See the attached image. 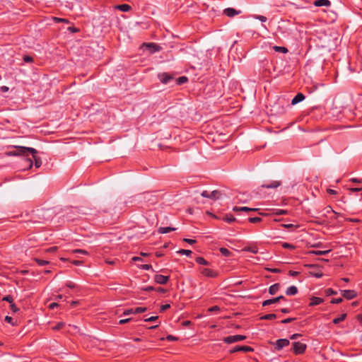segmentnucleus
I'll list each match as a JSON object with an SVG mask.
<instances>
[{
    "mask_svg": "<svg viewBox=\"0 0 362 362\" xmlns=\"http://www.w3.org/2000/svg\"><path fill=\"white\" fill-rule=\"evenodd\" d=\"M37 153V150L31 147L18 146L16 150L13 152V155L28 156L29 154L33 156V158L35 161V165L37 168L42 165V160L40 158L36 156Z\"/></svg>",
    "mask_w": 362,
    "mask_h": 362,
    "instance_id": "obj_1",
    "label": "nucleus"
},
{
    "mask_svg": "<svg viewBox=\"0 0 362 362\" xmlns=\"http://www.w3.org/2000/svg\"><path fill=\"white\" fill-rule=\"evenodd\" d=\"M246 339V336L237 334V335H230L223 338V341L227 344H232L237 341H243Z\"/></svg>",
    "mask_w": 362,
    "mask_h": 362,
    "instance_id": "obj_2",
    "label": "nucleus"
},
{
    "mask_svg": "<svg viewBox=\"0 0 362 362\" xmlns=\"http://www.w3.org/2000/svg\"><path fill=\"white\" fill-rule=\"evenodd\" d=\"M306 344L299 341L293 344V351L295 354H301L305 352L306 349Z\"/></svg>",
    "mask_w": 362,
    "mask_h": 362,
    "instance_id": "obj_3",
    "label": "nucleus"
},
{
    "mask_svg": "<svg viewBox=\"0 0 362 362\" xmlns=\"http://www.w3.org/2000/svg\"><path fill=\"white\" fill-rule=\"evenodd\" d=\"M253 349L251 346H245V345H237L234 346L230 351V353H235V352H252L253 351Z\"/></svg>",
    "mask_w": 362,
    "mask_h": 362,
    "instance_id": "obj_4",
    "label": "nucleus"
},
{
    "mask_svg": "<svg viewBox=\"0 0 362 362\" xmlns=\"http://www.w3.org/2000/svg\"><path fill=\"white\" fill-rule=\"evenodd\" d=\"M290 344V341L287 339H279L275 342V349L277 351L281 350L283 348L288 346Z\"/></svg>",
    "mask_w": 362,
    "mask_h": 362,
    "instance_id": "obj_5",
    "label": "nucleus"
},
{
    "mask_svg": "<svg viewBox=\"0 0 362 362\" xmlns=\"http://www.w3.org/2000/svg\"><path fill=\"white\" fill-rule=\"evenodd\" d=\"M147 49L149 50L150 53H156L160 50V47L156 43L150 42V43H144L143 45Z\"/></svg>",
    "mask_w": 362,
    "mask_h": 362,
    "instance_id": "obj_6",
    "label": "nucleus"
},
{
    "mask_svg": "<svg viewBox=\"0 0 362 362\" xmlns=\"http://www.w3.org/2000/svg\"><path fill=\"white\" fill-rule=\"evenodd\" d=\"M240 13V10H236L233 8H226L223 10V14L230 18L234 17L235 16L239 15Z\"/></svg>",
    "mask_w": 362,
    "mask_h": 362,
    "instance_id": "obj_7",
    "label": "nucleus"
},
{
    "mask_svg": "<svg viewBox=\"0 0 362 362\" xmlns=\"http://www.w3.org/2000/svg\"><path fill=\"white\" fill-rule=\"evenodd\" d=\"M201 273L207 277L216 278L218 276V272L211 269L204 268L201 270Z\"/></svg>",
    "mask_w": 362,
    "mask_h": 362,
    "instance_id": "obj_8",
    "label": "nucleus"
},
{
    "mask_svg": "<svg viewBox=\"0 0 362 362\" xmlns=\"http://www.w3.org/2000/svg\"><path fill=\"white\" fill-rule=\"evenodd\" d=\"M158 78L160 81L164 84L168 83L173 79V77L167 73L159 74Z\"/></svg>",
    "mask_w": 362,
    "mask_h": 362,
    "instance_id": "obj_9",
    "label": "nucleus"
},
{
    "mask_svg": "<svg viewBox=\"0 0 362 362\" xmlns=\"http://www.w3.org/2000/svg\"><path fill=\"white\" fill-rule=\"evenodd\" d=\"M169 280L168 276H164L161 274H156L154 276V281L159 284H165Z\"/></svg>",
    "mask_w": 362,
    "mask_h": 362,
    "instance_id": "obj_10",
    "label": "nucleus"
},
{
    "mask_svg": "<svg viewBox=\"0 0 362 362\" xmlns=\"http://www.w3.org/2000/svg\"><path fill=\"white\" fill-rule=\"evenodd\" d=\"M342 296L348 300L354 298L356 296V293L354 290H344L341 291Z\"/></svg>",
    "mask_w": 362,
    "mask_h": 362,
    "instance_id": "obj_11",
    "label": "nucleus"
},
{
    "mask_svg": "<svg viewBox=\"0 0 362 362\" xmlns=\"http://www.w3.org/2000/svg\"><path fill=\"white\" fill-rule=\"evenodd\" d=\"M233 210L234 211H256L259 209L256 208H249L247 206H235Z\"/></svg>",
    "mask_w": 362,
    "mask_h": 362,
    "instance_id": "obj_12",
    "label": "nucleus"
},
{
    "mask_svg": "<svg viewBox=\"0 0 362 362\" xmlns=\"http://www.w3.org/2000/svg\"><path fill=\"white\" fill-rule=\"evenodd\" d=\"M324 302V300L323 298H320V297H312L310 298V302L309 303V305L310 306H315V305H320V303H323Z\"/></svg>",
    "mask_w": 362,
    "mask_h": 362,
    "instance_id": "obj_13",
    "label": "nucleus"
},
{
    "mask_svg": "<svg viewBox=\"0 0 362 362\" xmlns=\"http://www.w3.org/2000/svg\"><path fill=\"white\" fill-rule=\"evenodd\" d=\"M305 99V96L303 93H298L291 100L292 105H296Z\"/></svg>",
    "mask_w": 362,
    "mask_h": 362,
    "instance_id": "obj_14",
    "label": "nucleus"
},
{
    "mask_svg": "<svg viewBox=\"0 0 362 362\" xmlns=\"http://www.w3.org/2000/svg\"><path fill=\"white\" fill-rule=\"evenodd\" d=\"M331 4L329 0H316L314 3L315 6H329Z\"/></svg>",
    "mask_w": 362,
    "mask_h": 362,
    "instance_id": "obj_15",
    "label": "nucleus"
},
{
    "mask_svg": "<svg viewBox=\"0 0 362 362\" xmlns=\"http://www.w3.org/2000/svg\"><path fill=\"white\" fill-rule=\"evenodd\" d=\"M298 293V288L296 286H291L287 288L286 293L288 296H294Z\"/></svg>",
    "mask_w": 362,
    "mask_h": 362,
    "instance_id": "obj_16",
    "label": "nucleus"
},
{
    "mask_svg": "<svg viewBox=\"0 0 362 362\" xmlns=\"http://www.w3.org/2000/svg\"><path fill=\"white\" fill-rule=\"evenodd\" d=\"M175 230H176L175 228H172V227H160L158 229V232L160 234H165V233H170L171 231H174Z\"/></svg>",
    "mask_w": 362,
    "mask_h": 362,
    "instance_id": "obj_17",
    "label": "nucleus"
},
{
    "mask_svg": "<svg viewBox=\"0 0 362 362\" xmlns=\"http://www.w3.org/2000/svg\"><path fill=\"white\" fill-rule=\"evenodd\" d=\"M279 287H280V286L279 284H274L270 286L269 288V293L271 295L275 294L279 291Z\"/></svg>",
    "mask_w": 362,
    "mask_h": 362,
    "instance_id": "obj_18",
    "label": "nucleus"
},
{
    "mask_svg": "<svg viewBox=\"0 0 362 362\" xmlns=\"http://www.w3.org/2000/svg\"><path fill=\"white\" fill-rule=\"evenodd\" d=\"M117 8L123 12H128L132 8L131 6L127 4L118 5Z\"/></svg>",
    "mask_w": 362,
    "mask_h": 362,
    "instance_id": "obj_19",
    "label": "nucleus"
},
{
    "mask_svg": "<svg viewBox=\"0 0 362 362\" xmlns=\"http://www.w3.org/2000/svg\"><path fill=\"white\" fill-rule=\"evenodd\" d=\"M243 251L250 252L253 254L258 253V247L257 246H247L243 249Z\"/></svg>",
    "mask_w": 362,
    "mask_h": 362,
    "instance_id": "obj_20",
    "label": "nucleus"
},
{
    "mask_svg": "<svg viewBox=\"0 0 362 362\" xmlns=\"http://www.w3.org/2000/svg\"><path fill=\"white\" fill-rule=\"evenodd\" d=\"M281 185V182H279V181H272L271 182V184H267V185H262V187H264V188H276L278 187L279 185Z\"/></svg>",
    "mask_w": 362,
    "mask_h": 362,
    "instance_id": "obj_21",
    "label": "nucleus"
},
{
    "mask_svg": "<svg viewBox=\"0 0 362 362\" xmlns=\"http://www.w3.org/2000/svg\"><path fill=\"white\" fill-rule=\"evenodd\" d=\"M221 192L218 190H214L211 192H210V199L216 200L220 198Z\"/></svg>",
    "mask_w": 362,
    "mask_h": 362,
    "instance_id": "obj_22",
    "label": "nucleus"
},
{
    "mask_svg": "<svg viewBox=\"0 0 362 362\" xmlns=\"http://www.w3.org/2000/svg\"><path fill=\"white\" fill-rule=\"evenodd\" d=\"M277 302H279V298H274L266 300L263 301L262 305L267 306V305L276 303Z\"/></svg>",
    "mask_w": 362,
    "mask_h": 362,
    "instance_id": "obj_23",
    "label": "nucleus"
},
{
    "mask_svg": "<svg viewBox=\"0 0 362 362\" xmlns=\"http://www.w3.org/2000/svg\"><path fill=\"white\" fill-rule=\"evenodd\" d=\"M330 252V250H312L310 252V254L315 255H325Z\"/></svg>",
    "mask_w": 362,
    "mask_h": 362,
    "instance_id": "obj_24",
    "label": "nucleus"
},
{
    "mask_svg": "<svg viewBox=\"0 0 362 362\" xmlns=\"http://www.w3.org/2000/svg\"><path fill=\"white\" fill-rule=\"evenodd\" d=\"M346 314L344 313V314L341 315L339 317L334 318L332 322L334 324L337 325L339 322L344 321L346 319Z\"/></svg>",
    "mask_w": 362,
    "mask_h": 362,
    "instance_id": "obj_25",
    "label": "nucleus"
},
{
    "mask_svg": "<svg viewBox=\"0 0 362 362\" xmlns=\"http://www.w3.org/2000/svg\"><path fill=\"white\" fill-rule=\"evenodd\" d=\"M273 49L278 52L286 54L288 52V49L285 47L274 46Z\"/></svg>",
    "mask_w": 362,
    "mask_h": 362,
    "instance_id": "obj_26",
    "label": "nucleus"
},
{
    "mask_svg": "<svg viewBox=\"0 0 362 362\" xmlns=\"http://www.w3.org/2000/svg\"><path fill=\"white\" fill-rule=\"evenodd\" d=\"M196 262L202 265H209V262L202 257H197L195 259Z\"/></svg>",
    "mask_w": 362,
    "mask_h": 362,
    "instance_id": "obj_27",
    "label": "nucleus"
},
{
    "mask_svg": "<svg viewBox=\"0 0 362 362\" xmlns=\"http://www.w3.org/2000/svg\"><path fill=\"white\" fill-rule=\"evenodd\" d=\"M223 220L225 221H226L227 223H231L233 222H234L235 221V218L230 215V214H226L224 217H223Z\"/></svg>",
    "mask_w": 362,
    "mask_h": 362,
    "instance_id": "obj_28",
    "label": "nucleus"
},
{
    "mask_svg": "<svg viewBox=\"0 0 362 362\" xmlns=\"http://www.w3.org/2000/svg\"><path fill=\"white\" fill-rule=\"evenodd\" d=\"M276 318V315L273 313L272 314H267V315H264L262 317H261L262 320H274Z\"/></svg>",
    "mask_w": 362,
    "mask_h": 362,
    "instance_id": "obj_29",
    "label": "nucleus"
},
{
    "mask_svg": "<svg viewBox=\"0 0 362 362\" xmlns=\"http://www.w3.org/2000/svg\"><path fill=\"white\" fill-rule=\"evenodd\" d=\"M219 250L221 255H223L224 257H230L231 255V252L228 250L227 248L221 247Z\"/></svg>",
    "mask_w": 362,
    "mask_h": 362,
    "instance_id": "obj_30",
    "label": "nucleus"
},
{
    "mask_svg": "<svg viewBox=\"0 0 362 362\" xmlns=\"http://www.w3.org/2000/svg\"><path fill=\"white\" fill-rule=\"evenodd\" d=\"M288 214V211L287 210H284V209H274L272 214H274V215H284V214Z\"/></svg>",
    "mask_w": 362,
    "mask_h": 362,
    "instance_id": "obj_31",
    "label": "nucleus"
},
{
    "mask_svg": "<svg viewBox=\"0 0 362 362\" xmlns=\"http://www.w3.org/2000/svg\"><path fill=\"white\" fill-rule=\"evenodd\" d=\"M35 261L40 266H45L49 264V262L47 260L40 259L38 258H35Z\"/></svg>",
    "mask_w": 362,
    "mask_h": 362,
    "instance_id": "obj_32",
    "label": "nucleus"
},
{
    "mask_svg": "<svg viewBox=\"0 0 362 362\" xmlns=\"http://www.w3.org/2000/svg\"><path fill=\"white\" fill-rule=\"evenodd\" d=\"M281 245H282V247H284L285 249L293 250L296 248L295 245L288 243H283Z\"/></svg>",
    "mask_w": 362,
    "mask_h": 362,
    "instance_id": "obj_33",
    "label": "nucleus"
},
{
    "mask_svg": "<svg viewBox=\"0 0 362 362\" xmlns=\"http://www.w3.org/2000/svg\"><path fill=\"white\" fill-rule=\"evenodd\" d=\"M146 310V308L145 307H138L134 310V314H138L144 313Z\"/></svg>",
    "mask_w": 362,
    "mask_h": 362,
    "instance_id": "obj_34",
    "label": "nucleus"
},
{
    "mask_svg": "<svg viewBox=\"0 0 362 362\" xmlns=\"http://www.w3.org/2000/svg\"><path fill=\"white\" fill-rule=\"evenodd\" d=\"M186 81H187V78L186 76H181L177 79V83L179 85L182 84V83H185Z\"/></svg>",
    "mask_w": 362,
    "mask_h": 362,
    "instance_id": "obj_35",
    "label": "nucleus"
},
{
    "mask_svg": "<svg viewBox=\"0 0 362 362\" xmlns=\"http://www.w3.org/2000/svg\"><path fill=\"white\" fill-rule=\"evenodd\" d=\"M64 322H59L54 327H52L54 330H59L64 326Z\"/></svg>",
    "mask_w": 362,
    "mask_h": 362,
    "instance_id": "obj_36",
    "label": "nucleus"
},
{
    "mask_svg": "<svg viewBox=\"0 0 362 362\" xmlns=\"http://www.w3.org/2000/svg\"><path fill=\"white\" fill-rule=\"evenodd\" d=\"M178 253L181 254V255H185L189 256L192 254V251L189 250L182 249L178 251Z\"/></svg>",
    "mask_w": 362,
    "mask_h": 362,
    "instance_id": "obj_37",
    "label": "nucleus"
},
{
    "mask_svg": "<svg viewBox=\"0 0 362 362\" xmlns=\"http://www.w3.org/2000/svg\"><path fill=\"white\" fill-rule=\"evenodd\" d=\"M249 221L252 223H256L262 221V218L259 217H251L249 218Z\"/></svg>",
    "mask_w": 362,
    "mask_h": 362,
    "instance_id": "obj_38",
    "label": "nucleus"
},
{
    "mask_svg": "<svg viewBox=\"0 0 362 362\" xmlns=\"http://www.w3.org/2000/svg\"><path fill=\"white\" fill-rule=\"evenodd\" d=\"M255 18L258 19L261 22H266L267 20V17H265L264 16H260V15L255 16Z\"/></svg>",
    "mask_w": 362,
    "mask_h": 362,
    "instance_id": "obj_39",
    "label": "nucleus"
},
{
    "mask_svg": "<svg viewBox=\"0 0 362 362\" xmlns=\"http://www.w3.org/2000/svg\"><path fill=\"white\" fill-rule=\"evenodd\" d=\"M282 226L285 228H297L298 226H295L292 223L282 224Z\"/></svg>",
    "mask_w": 362,
    "mask_h": 362,
    "instance_id": "obj_40",
    "label": "nucleus"
},
{
    "mask_svg": "<svg viewBox=\"0 0 362 362\" xmlns=\"http://www.w3.org/2000/svg\"><path fill=\"white\" fill-rule=\"evenodd\" d=\"M2 300L10 303V304L13 303V298L11 296L9 295L4 296Z\"/></svg>",
    "mask_w": 362,
    "mask_h": 362,
    "instance_id": "obj_41",
    "label": "nucleus"
},
{
    "mask_svg": "<svg viewBox=\"0 0 362 362\" xmlns=\"http://www.w3.org/2000/svg\"><path fill=\"white\" fill-rule=\"evenodd\" d=\"M23 61L25 63H30V62H32L33 61V59L32 57L26 55V56H24Z\"/></svg>",
    "mask_w": 362,
    "mask_h": 362,
    "instance_id": "obj_42",
    "label": "nucleus"
},
{
    "mask_svg": "<svg viewBox=\"0 0 362 362\" xmlns=\"http://www.w3.org/2000/svg\"><path fill=\"white\" fill-rule=\"evenodd\" d=\"M73 253H80V254H83V255H87L88 252L87 251L84 250H80V249H77V250H74L72 251Z\"/></svg>",
    "mask_w": 362,
    "mask_h": 362,
    "instance_id": "obj_43",
    "label": "nucleus"
},
{
    "mask_svg": "<svg viewBox=\"0 0 362 362\" xmlns=\"http://www.w3.org/2000/svg\"><path fill=\"white\" fill-rule=\"evenodd\" d=\"M293 320H295V318L289 317V318H286V319L281 320V322L283 324H287V323L293 322Z\"/></svg>",
    "mask_w": 362,
    "mask_h": 362,
    "instance_id": "obj_44",
    "label": "nucleus"
},
{
    "mask_svg": "<svg viewBox=\"0 0 362 362\" xmlns=\"http://www.w3.org/2000/svg\"><path fill=\"white\" fill-rule=\"evenodd\" d=\"M158 318V316H151L148 318H146L144 320L145 322H153V321H156L157 319Z\"/></svg>",
    "mask_w": 362,
    "mask_h": 362,
    "instance_id": "obj_45",
    "label": "nucleus"
},
{
    "mask_svg": "<svg viewBox=\"0 0 362 362\" xmlns=\"http://www.w3.org/2000/svg\"><path fill=\"white\" fill-rule=\"evenodd\" d=\"M139 267L144 270H149L152 268V266L151 264H142Z\"/></svg>",
    "mask_w": 362,
    "mask_h": 362,
    "instance_id": "obj_46",
    "label": "nucleus"
},
{
    "mask_svg": "<svg viewBox=\"0 0 362 362\" xmlns=\"http://www.w3.org/2000/svg\"><path fill=\"white\" fill-rule=\"evenodd\" d=\"M10 308L13 313H16L18 310L17 306L13 303L10 304Z\"/></svg>",
    "mask_w": 362,
    "mask_h": 362,
    "instance_id": "obj_47",
    "label": "nucleus"
},
{
    "mask_svg": "<svg viewBox=\"0 0 362 362\" xmlns=\"http://www.w3.org/2000/svg\"><path fill=\"white\" fill-rule=\"evenodd\" d=\"M66 286L70 288H75L76 287V285L72 281H68Z\"/></svg>",
    "mask_w": 362,
    "mask_h": 362,
    "instance_id": "obj_48",
    "label": "nucleus"
},
{
    "mask_svg": "<svg viewBox=\"0 0 362 362\" xmlns=\"http://www.w3.org/2000/svg\"><path fill=\"white\" fill-rule=\"evenodd\" d=\"M341 301H342V298H332V300H331V303H333V304H338V303H340Z\"/></svg>",
    "mask_w": 362,
    "mask_h": 362,
    "instance_id": "obj_49",
    "label": "nucleus"
},
{
    "mask_svg": "<svg viewBox=\"0 0 362 362\" xmlns=\"http://www.w3.org/2000/svg\"><path fill=\"white\" fill-rule=\"evenodd\" d=\"M220 310V308L217 305H214V306H212L211 308H209V312H215V311H218Z\"/></svg>",
    "mask_w": 362,
    "mask_h": 362,
    "instance_id": "obj_50",
    "label": "nucleus"
},
{
    "mask_svg": "<svg viewBox=\"0 0 362 362\" xmlns=\"http://www.w3.org/2000/svg\"><path fill=\"white\" fill-rule=\"evenodd\" d=\"M134 309H127L126 310L124 311L123 313V315H131V314H134Z\"/></svg>",
    "mask_w": 362,
    "mask_h": 362,
    "instance_id": "obj_51",
    "label": "nucleus"
},
{
    "mask_svg": "<svg viewBox=\"0 0 362 362\" xmlns=\"http://www.w3.org/2000/svg\"><path fill=\"white\" fill-rule=\"evenodd\" d=\"M170 307V304L162 305L160 306V311L163 312V311L166 310L167 309H168Z\"/></svg>",
    "mask_w": 362,
    "mask_h": 362,
    "instance_id": "obj_52",
    "label": "nucleus"
},
{
    "mask_svg": "<svg viewBox=\"0 0 362 362\" xmlns=\"http://www.w3.org/2000/svg\"><path fill=\"white\" fill-rule=\"evenodd\" d=\"M202 197L210 199V192L207 191H203L201 194Z\"/></svg>",
    "mask_w": 362,
    "mask_h": 362,
    "instance_id": "obj_53",
    "label": "nucleus"
},
{
    "mask_svg": "<svg viewBox=\"0 0 362 362\" xmlns=\"http://www.w3.org/2000/svg\"><path fill=\"white\" fill-rule=\"evenodd\" d=\"M183 240L190 245L194 244L196 243L195 240L193 239H189V238H184Z\"/></svg>",
    "mask_w": 362,
    "mask_h": 362,
    "instance_id": "obj_54",
    "label": "nucleus"
},
{
    "mask_svg": "<svg viewBox=\"0 0 362 362\" xmlns=\"http://www.w3.org/2000/svg\"><path fill=\"white\" fill-rule=\"evenodd\" d=\"M5 321L8 323H10L11 325H13V318L10 316H6L5 317Z\"/></svg>",
    "mask_w": 362,
    "mask_h": 362,
    "instance_id": "obj_55",
    "label": "nucleus"
},
{
    "mask_svg": "<svg viewBox=\"0 0 362 362\" xmlns=\"http://www.w3.org/2000/svg\"><path fill=\"white\" fill-rule=\"evenodd\" d=\"M326 293L327 295H335L337 293V292L333 291L332 288L327 289Z\"/></svg>",
    "mask_w": 362,
    "mask_h": 362,
    "instance_id": "obj_56",
    "label": "nucleus"
},
{
    "mask_svg": "<svg viewBox=\"0 0 362 362\" xmlns=\"http://www.w3.org/2000/svg\"><path fill=\"white\" fill-rule=\"evenodd\" d=\"M132 320V318H127V319H122L119 321V324L123 325L128 322H129Z\"/></svg>",
    "mask_w": 362,
    "mask_h": 362,
    "instance_id": "obj_57",
    "label": "nucleus"
},
{
    "mask_svg": "<svg viewBox=\"0 0 362 362\" xmlns=\"http://www.w3.org/2000/svg\"><path fill=\"white\" fill-rule=\"evenodd\" d=\"M167 340L168 341H176L177 339V337L173 336V335H168L167 337H166Z\"/></svg>",
    "mask_w": 362,
    "mask_h": 362,
    "instance_id": "obj_58",
    "label": "nucleus"
},
{
    "mask_svg": "<svg viewBox=\"0 0 362 362\" xmlns=\"http://www.w3.org/2000/svg\"><path fill=\"white\" fill-rule=\"evenodd\" d=\"M72 264L76 266H80L83 264V262L79 260H74L72 261Z\"/></svg>",
    "mask_w": 362,
    "mask_h": 362,
    "instance_id": "obj_59",
    "label": "nucleus"
},
{
    "mask_svg": "<svg viewBox=\"0 0 362 362\" xmlns=\"http://www.w3.org/2000/svg\"><path fill=\"white\" fill-rule=\"evenodd\" d=\"M0 90L2 92V93H6L8 90V87L6 86H3L0 88Z\"/></svg>",
    "mask_w": 362,
    "mask_h": 362,
    "instance_id": "obj_60",
    "label": "nucleus"
},
{
    "mask_svg": "<svg viewBox=\"0 0 362 362\" xmlns=\"http://www.w3.org/2000/svg\"><path fill=\"white\" fill-rule=\"evenodd\" d=\"M312 275H313L314 276H315L317 278H320L322 276V273H321V272L312 273Z\"/></svg>",
    "mask_w": 362,
    "mask_h": 362,
    "instance_id": "obj_61",
    "label": "nucleus"
},
{
    "mask_svg": "<svg viewBox=\"0 0 362 362\" xmlns=\"http://www.w3.org/2000/svg\"><path fill=\"white\" fill-rule=\"evenodd\" d=\"M300 336V334H293L291 337V339H296Z\"/></svg>",
    "mask_w": 362,
    "mask_h": 362,
    "instance_id": "obj_62",
    "label": "nucleus"
},
{
    "mask_svg": "<svg viewBox=\"0 0 362 362\" xmlns=\"http://www.w3.org/2000/svg\"><path fill=\"white\" fill-rule=\"evenodd\" d=\"M132 259L134 262L142 261V258L140 257H133Z\"/></svg>",
    "mask_w": 362,
    "mask_h": 362,
    "instance_id": "obj_63",
    "label": "nucleus"
},
{
    "mask_svg": "<svg viewBox=\"0 0 362 362\" xmlns=\"http://www.w3.org/2000/svg\"><path fill=\"white\" fill-rule=\"evenodd\" d=\"M289 274L291 276H296L299 273L296 271H290Z\"/></svg>",
    "mask_w": 362,
    "mask_h": 362,
    "instance_id": "obj_64",
    "label": "nucleus"
}]
</instances>
